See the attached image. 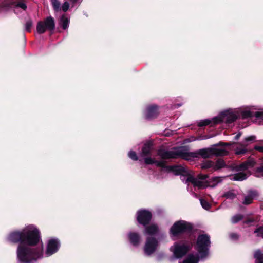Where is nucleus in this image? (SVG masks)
<instances>
[{
  "mask_svg": "<svg viewBox=\"0 0 263 263\" xmlns=\"http://www.w3.org/2000/svg\"><path fill=\"white\" fill-rule=\"evenodd\" d=\"M255 162L253 160H247L239 165H236L232 167V169L236 172L243 171L254 166Z\"/></svg>",
  "mask_w": 263,
  "mask_h": 263,
  "instance_id": "f8f14e48",
  "label": "nucleus"
},
{
  "mask_svg": "<svg viewBox=\"0 0 263 263\" xmlns=\"http://www.w3.org/2000/svg\"><path fill=\"white\" fill-rule=\"evenodd\" d=\"M247 152L246 147L243 146L242 148H237L236 149V154L237 155H245Z\"/></svg>",
  "mask_w": 263,
  "mask_h": 263,
  "instance_id": "79ce46f5",
  "label": "nucleus"
},
{
  "mask_svg": "<svg viewBox=\"0 0 263 263\" xmlns=\"http://www.w3.org/2000/svg\"><path fill=\"white\" fill-rule=\"evenodd\" d=\"M69 7V4L68 2L66 1L63 4L62 6V9L64 12H65L68 10Z\"/></svg>",
  "mask_w": 263,
  "mask_h": 263,
  "instance_id": "49530a36",
  "label": "nucleus"
},
{
  "mask_svg": "<svg viewBox=\"0 0 263 263\" xmlns=\"http://www.w3.org/2000/svg\"><path fill=\"white\" fill-rule=\"evenodd\" d=\"M60 245V241L59 239L52 238L48 240L47 247H59Z\"/></svg>",
  "mask_w": 263,
  "mask_h": 263,
  "instance_id": "a878e982",
  "label": "nucleus"
},
{
  "mask_svg": "<svg viewBox=\"0 0 263 263\" xmlns=\"http://www.w3.org/2000/svg\"><path fill=\"white\" fill-rule=\"evenodd\" d=\"M145 233L149 235H154L158 233L159 228L157 224H152L145 228Z\"/></svg>",
  "mask_w": 263,
  "mask_h": 263,
  "instance_id": "dca6fc26",
  "label": "nucleus"
},
{
  "mask_svg": "<svg viewBox=\"0 0 263 263\" xmlns=\"http://www.w3.org/2000/svg\"><path fill=\"white\" fill-rule=\"evenodd\" d=\"M254 233L256 234V236L260 237L263 238V224L257 226L254 231Z\"/></svg>",
  "mask_w": 263,
  "mask_h": 263,
  "instance_id": "473e14b6",
  "label": "nucleus"
},
{
  "mask_svg": "<svg viewBox=\"0 0 263 263\" xmlns=\"http://www.w3.org/2000/svg\"><path fill=\"white\" fill-rule=\"evenodd\" d=\"M197 255H195L199 260L205 258L209 255L208 248H199Z\"/></svg>",
  "mask_w": 263,
  "mask_h": 263,
  "instance_id": "aec40b11",
  "label": "nucleus"
},
{
  "mask_svg": "<svg viewBox=\"0 0 263 263\" xmlns=\"http://www.w3.org/2000/svg\"><path fill=\"white\" fill-rule=\"evenodd\" d=\"M173 251L176 258H180L188 252V248H174Z\"/></svg>",
  "mask_w": 263,
  "mask_h": 263,
  "instance_id": "a211bd4d",
  "label": "nucleus"
},
{
  "mask_svg": "<svg viewBox=\"0 0 263 263\" xmlns=\"http://www.w3.org/2000/svg\"><path fill=\"white\" fill-rule=\"evenodd\" d=\"M196 242V247H210L211 246V240L210 236L208 234H200L197 237ZM190 247H193V245Z\"/></svg>",
  "mask_w": 263,
  "mask_h": 263,
  "instance_id": "1a4fd4ad",
  "label": "nucleus"
},
{
  "mask_svg": "<svg viewBox=\"0 0 263 263\" xmlns=\"http://www.w3.org/2000/svg\"><path fill=\"white\" fill-rule=\"evenodd\" d=\"M223 197L227 199H234L236 197V194L233 191H229L225 192L223 195Z\"/></svg>",
  "mask_w": 263,
  "mask_h": 263,
  "instance_id": "72a5a7b5",
  "label": "nucleus"
},
{
  "mask_svg": "<svg viewBox=\"0 0 263 263\" xmlns=\"http://www.w3.org/2000/svg\"><path fill=\"white\" fill-rule=\"evenodd\" d=\"M17 255L19 260L23 263H28L31 258L34 257L28 248H18Z\"/></svg>",
  "mask_w": 263,
  "mask_h": 263,
  "instance_id": "6e6552de",
  "label": "nucleus"
},
{
  "mask_svg": "<svg viewBox=\"0 0 263 263\" xmlns=\"http://www.w3.org/2000/svg\"><path fill=\"white\" fill-rule=\"evenodd\" d=\"M154 143L152 141H146L143 145L141 152L140 153V156L145 158L151 157L153 149Z\"/></svg>",
  "mask_w": 263,
  "mask_h": 263,
  "instance_id": "9d476101",
  "label": "nucleus"
},
{
  "mask_svg": "<svg viewBox=\"0 0 263 263\" xmlns=\"http://www.w3.org/2000/svg\"><path fill=\"white\" fill-rule=\"evenodd\" d=\"M256 172L259 174L261 176L263 177V164L259 167L256 168Z\"/></svg>",
  "mask_w": 263,
  "mask_h": 263,
  "instance_id": "8fccbe9b",
  "label": "nucleus"
},
{
  "mask_svg": "<svg viewBox=\"0 0 263 263\" xmlns=\"http://www.w3.org/2000/svg\"><path fill=\"white\" fill-rule=\"evenodd\" d=\"M227 167H228V166L226 164L225 161L223 159L219 158L215 161V162H214L213 171L214 172L223 168Z\"/></svg>",
  "mask_w": 263,
  "mask_h": 263,
  "instance_id": "f3484780",
  "label": "nucleus"
},
{
  "mask_svg": "<svg viewBox=\"0 0 263 263\" xmlns=\"http://www.w3.org/2000/svg\"><path fill=\"white\" fill-rule=\"evenodd\" d=\"M58 251V248H47L45 253L46 256H49L55 253Z\"/></svg>",
  "mask_w": 263,
  "mask_h": 263,
  "instance_id": "e433bc0d",
  "label": "nucleus"
},
{
  "mask_svg": "<svg viewBox=\"0 0 263 263\" xmlns=\"http://www.w3.org/2000/svg\"><path fill=\"white\" fill-rule=\"evenodd\" d=\"M254 117L258 119L263 120V112L262 111H256L254 112Z\"/></svg>",
  "mask_w": 263,
  "mask_h": 263,
  "instance_id": "de8ad7c7",
  "label": "nucleus"
},
{
  "mask_svg": "<svg viewBox=\"0 0 263 263\" xmlns=\"http://www.w3.org/2000/svg\"><path fill=\"white\" fill-rule=\"evenodd\" d=\"M195 153V152H194ZM196 156L197 157V155L201 156L203 158L206 159L208 158L211 156L212 155V147L207 148H203L199 150L197 153H196Z\"/></svg>",
  "mask_w": 263,
  "mask_h": 263,
  "instance_id": "2eb2a0df",
  "label": "nucleus"
},
{
  "mask_svg": "<svg viewBox=\"0 0 263 263\" xmlns=\"http://www.w3.org/2000/svg\"><path fill=\"white\" fill-rule=\"evenodd\" d=\"M238 116L236 114L226 110L219 114L218 116L214 117L213 121L214 124H218L221 123H225L229 124L235 122L238 119Z\"/></svg>",
  "mask_w": 263,
  "mask_h": 263,
  "instance_id": "39448f33",
  "label": "nucleus"
},
{
  "mask_svg": "<svg viewBox=\"0 0 263 263\" xmlns=\"http://www.w3.org/2000/svg\"><path fill=\"white\" fill-rule=\"evenodd\" d=\"M158 245V240L154 237H148L146 238L144 247H157Z\"/></svg>",
  "mask_w": 263,
  "mask_h": 263,
  "instance_id": "5701e85b",
  "label": "nucleus"
},
{
  "mask_svg": "<svg viewBox=\"0 0 263 263\" xmlns=\"http://www.w3.org/2000/svg\"><path fill=\"white\" fill-rule=\"evenodd\" d=\"M200 201L203 209L209 210L211 208V205L206 200L204 199H200Z\"/></svg>",
  "mask_w": 263,
  "mask_h": 263,
  "instance_id": "58836bf2",
  "label": "nucleus"
},
{
  "mask_svg": "<svg viewBox=\"0 0 263 263\" xmlns=\"http://www.w3.org/2000/svg\"><path fill=\"white\" fill-rule=\"evenodd\" d=\"M248 177L247 173L244 172H239L236 173L233 175V177L231 179L234 181H241L246 180Z\"/></svg>",
  "mask_w": 263,
  "mask_h": 263,
  "instance_id": "4be33fe9",
  "label": "nucleus"
},
{
  "mask_svg": "<svg viewBox=\"0 0 263 263\" xmlns=\"http://www.w3.org/2000/svg\"><path fill=\"white\" fill-rule=\"evenodd\" d=\"M32 21L31 19L29 18L26 21L25 23V30L28 32H31V29L32 26Z\"/></svg>",
  "mask_w": 263,
  "mask_h": 263,
  "instance_id": "4c0bfd02",
  "label": "nucleus"
},
{
  "mask_svg": "<svg viewBox=\"0 0 263 263\" xmlns=\"http://www.w3.org/2000/svg\"><path fill=\"white\" fill-rule=\"evenodd\" d=\"M258 195V193L256 191H249L248 195L245 196L243 204L248 205L252 202L253 199Z\"/></svg>",
  "mask_w": 263,
  "mask_h": 263,
  "instance_id": "4468645a",
  "label": "nucleus"
},
{
  "mask_svg": "<svg viewBox=\"0 0 263 263\" xmlns=\"http://www.w3.org/2000/svg\"><path fill=\"white\" fill-rule=\"evenodd\" d=\"M197 177L199 179L204 180L209 178V175L206 174H199Z\"/></svg>",
  "mask_w": 263,
  "mask_h": 263,
  "instance_id": "09e8293b",
  "label": "nucleus"
},
{
  "mask_svg": "<svg viewBox=\"0 0 263 263\" xmlns=\"http://www.w3.org/2000/svg\"><path fill=\"white\" fill-rule=\"evenodd\" d=\"M254 116V112L250 110H245L241 113V118L243 119L251 118Z\"/></svg>",
  "mask_w": 263,
  "mask_h": 263,
  "instance_id": "7c9ffc66",
  "label": "nucleus"
},
{
  "mask_svg": "<svg viewBox=\"0 0 263 263\" xmlns=\"http://www.w3.org/2000/svg\"><path fill=\"white\" fill-rule=\"evenodd\" d=\"M14 6L22 8L23 10H25L27 9L26 5L22 2H15Z\"/></svg>",
  "mask_w": 263,
  "mask_h": 263,
  "instance_id": "a18cd8bd",
  "label": "nucleus"
},
{
  "mask_svg": "<svg viewBox=\"0 0 263 263\" xmlns=\"http://www.w3.org/2000/svg\"><path fill=\"white\" fill-rule=\"evenodd\" d=\"M175 151L166 150L165 148H159L158 149L157 154L161 158V161L170 159H176L181 158L184 160H190L191 158H196V154L195 153H189L185 149L174 147L173 148Z\"/></svg>",
  "mask_w": 263,
  "mask_h": 263,
  "instance_id": "7ed1b4c3",
  "label": "nucleus"
},
{
  "mask_svg": "<svg viewBox=\"0 0 263 263\" xmlns=\"http://www.w3.org/2000/svg\"><path fill=\"white\" fill-rule=\"evenodd\" d=\"M128 239L133 246H137L139 245L141 237L138 233L130 232L128 234Z\"/></svg>",
  "mask_w": 263,
  "mask_h": 263,
  "instance_id": "ddd939ff",
  "label": "nucleus"
},
{
  "mask_svg": "<svg viewBox=\"0 0 263 263\" xmlns=\"http://www.w3.org/2000/svg\"><path fill=\"white\" fill-rule=\"evenodd\" d=\"M231 145V144L229 143H224L222 142H220L219 143L215 144V146H229Z\"/></svg>",
  "mask_w": 263,
  "mask_h": 263,
  "instance_id": "864d4df0",
  "label": "nucleus"
},
{
  "mask_svg": "<svg viewBox=\"0 0 263 263\" xmlns=\"http://www.w3.org/2000/svg\"><path fill=\"white\" fill-rule=\"evenodd\" d=\"M186 176H187L186 182H191L194 185V184L195 183V182L196 180V178H195L194 176L191 175L189 173V175H186Z\"/></svg>",
  "mask_w": 263,
  "mask_h": 263,
  "instance_id": "c03bdc74",
  "label": "nucleus"
},
{
  "mask_svg": "<svg viewBox=\"0 0 263 263\" xmlns=\"http://www.w3.org/2000/svg\"><path fill=\"white\" fill-rule=\"evenodd\" d=\"M212 123L213 124V125H214L213 123V119L212 120H211L210 119H205V120H203L200 121L199 122L198 125V126L201 127L207 126Z\"/></svg>",
  "mask_w": 263,
  "mask_h": 263,
  "instance_id": "f704fd0d",
  "label": "nucleus"
},
{
  "mask_svg": "<svg viewBox=\"0 0 263 263\" xmlns=\"http://www.w3.org/2000/svg\"><path fill=\"white\" fill-rule=\"evenodd\" d=\"M156 251V248H144V252L146 255H151Z\"/></svg>",
  "mask_w": 263,
  "mask_h": 263,
  "instance_id": "ea45409f",
  "label": "nucleus"
},
{
  "mask_svg": "<svg viewBox=\"0 0 263 263\" xmlns=\"http://www.w3.org/2000/svg\"><path fill=\"white\" fill-rule=\"evenodd\" d=\"M73 4H76L78 0H69Z\"/></svg>",
  "mask_w": 263,
  "mask_h": 263,
  "instance_id": "4d7b16f0",
  "label": "nucleus"
},
{
  "mask_svg": "<svg viewBox=\"0 0 263 263\" xmlns=\"http://www.w3.org/2000/svg\"><path fill=\"white\" fill-rule=\"evenodd\" d=\"M229 154L228 151L224 149H219L215 147H212V155L215 156H224Z\"/></svg>",
  "mask_w": 263,
  "mask_h": 263,
  "instance_id": "6ab92c4d",
  "label": "nucleus"
},
{
  "mask_svg": "<svg viewBox=\"0 0 263 263\" xmlns=\"http://www.w3.org/2000/svg\"><path fill=\"white\" fill-rule=\"evenodd\" d=\"M15 2L11 1L10 0H6L4 1L2 4V7L4 8H10L14 6Z\"/></svg>",
  "mask_w": 263,
  "mask_h": 263,
  "instance_id": "c756f323",
  "label": "nucleus"
},
{
  "mask_svg": "<svg viewBox=\"0 0 263 263\" xmlns=\"http://www.w3.org/2000/svg\"><path fill=\"white\" fill-rule=\"evenodd\" d=\"M129 157L132 159L133 160L137 161L138 160V157L137 155V154L135 152L130 151L128 153Z\"/></svg>",
  "mask_w": 263,
  "mask_h": 263,
  "instance_id": "37998d69",
  "label": "nucleus"
},
{
  "mask_svg": "<svg viewBox=\"0 0 263 263\" xmlns=\"http://www.w3.org/2000/svg\"><path fill=\"white\" fill-rule=\"evenodd\" d=\"M144 163L146 165L155 164L157 167L165 169L168 172H173L175 175L186 176L189 175V171L181 165H167L165 161L157 160L152 157L144 159Z\"/></svg>",
  "mask_w": 263,
  "mask_h": 263,
  "instance_id": "20e7f679",
  "label": "nucleus"
},
{
  "mask_svg": "<svg viewBox=\"0 0 263 263\" xmlns=\"http://www.w3.org/2000/svg\"><path fill=\"white\" fill-rule=\"evenodd\" d=\"M136 215L137 222L143 226H146L149 224L153 216L152 213L145 209L138 211Z\"/></svg>",
  "mask_w": 263,
  "mask_h": 263,
  "instance_id": "0eeeda50",
  "label": "nucleus"
},
{
  "mask_svg": "<svg viewBox=\"0 0 263 263\" xmlns=\"http://www.w3.org/2000/svg\"><path fill=\"white\" fill-rule=\"evenodd\" d=\"M254 149L256 151H257L260 153H263V146H259V145H255L254 147Z\"/></svg>",
  "mask_w": 263,
  "mask_h": 263,
  "instance_id": "603ef678",
  "label": "nucleus"
},
{
  "mask_svg": "<svg viewBox=\"0 0 263 263\" xmlns=\"http://www.w3.org/2000/svg\"><path fill=\"white\" fill-rule=\"evenodd\" d=\"M54 19L51 16L47 17L44 21H39L36 25V31L39 34L44 33L47 30L52 31L55 29Z\"/></svg>",
  "mask_w": 263,
  "mask_h": 263,
  "instance_id": "423d86ee",
  "label": "nucleus"
},
{
  "mask_svg": "<svg viewBox=\"0 0 263 263\" xmlns=\"http://www.w3.org/2000/svg\"><path fill=\"white\" fill-rule=\"evenodd\" d=\"M194 226L185 220L175 222L169 230V234L173 240L180 239V244L175 243L173 247H190L195 241V236L192 233Z\"/></svg>",
  "mask_w": 263,
  "mask_h": 263,
  "instance_id": "f257e3e1",
  "label": "nucleus"
},
{
  "mask_svg": "<svg viewBox=\"0 0 263 263\" xmlns=\"http://www.w3.org/2000/svg\"><path fill=\"white\" fill-rule=\"evenodd\" d=\"M51 3L55 11L58 12L61 10V4L58 0H51Z\"/></svg>",
  "mask_w": 263,
  "mask_h": 263,
  "instance_id": "2f4dec72",
  "label": "nucleus"
},
{
  "mask_svg": "<svg viewBox=\"0 0 263 263\" xmlns=\"http://www.w3.org/2000/svg\"><path fill=\"white\" fill-rule=\"evenodd\" d=\"M214 167V162L212 160H204L201 164V168L203 170L211 168V172L213 171Z\"/></svg>",
  "mask_w": 263,
  "mask_h": 263,
  "instance_id": "b1692460",
  "label": "nucleus"
},
{
  "mask_svg": "<svg viewBox=\"0 0 263 263\" xmlns=\"http://www.w3.org/2000/svg\"><path fill=\"white\" fill-rule=\"evenodd\" d=\"M194 186H197L200 189L206 187L210 185L208 184V182H203L202 181L198 180L196 179L195 183L193 185Z\"/></svg>",
  "mask_w": 263,
  "mask_h": 263,
  "instance_id": "cd10ccee",
  "label": "nucleus"
},
{
  "mask_svg": "<svg viewBox=\"0 0 263 263\" xmlns=\"http://www.w3.org/2000/svg\"><path fill=\"white\" fill-rule=\"evenodd\" d=\"M253 222H254V219H247V220L245 221V223H249Z\"/></svg>",
  "mask_w": 263,
  "mask_h": 263,
  "instance_id": "6e6d98bb",
  "label": "nucleus"
},
{
  "mask_svg": "<svg viewBox=\"0 0 263 263\" xmlns=\"http://www.w3.org/2000/svg\"><path fill=\"white\" fill-rule=\"evenodd\" d=\"M211 180H212V181L213 182H214L213 184L212 185L213 186H215L218 183V182L219 181V180H220L219 178L218 177H213L211 179Z\"/></svg>",
  "mask_w": 263,
  "mask_h": 263,
  "instance_id": "3c124183",
  "label": "nucleus"
},
{
  "mask_svg": "<svg viewBox=\"0 0 263 263\" xmlns=\"http://www.w3.org/2000/svg\"><path fill=\"white\" fill-rule=\"evenodd\" d=\"M228 235L229 238L233 241H237L239 238V235L236 233H229Z\"/></svg>",
  "mask_w": 263,
  "mask_h": 263,
  "instance_id": "a19ab883",
  "label": "nucleus"
},
{
  "mask_svg": "<svg viewBox=\"0 0 263 263\" xmlns=\"http://www.w3.org/2000/svg\"><path fill=\"white\" fill-rule=\"evenodd\" d=\"M8 240L18 247H35L42 241L41 234L37 228H26L10 233Z\"/></svg>",
  "mask_w": 263,
  "mask_h": 263,
  "instance_id": "f03ea898",
  "label": "nucleus"
},
{
  "mask_svg": "<svg viewBox=\"0 0 263 263\" xmlns=\"http://www.w3.org/2000/svg\"><path fill=\"white\" fill-rule=\"evenodd\" d=\"M159 114L158 107L157 105H152L147 108L145 118L147 120H152L156 118Z\"/></svg>",
  "mask_w": 263,
  "mask_h": 263,
  "instance_id": "9b49d317",
  "label": "nucleus"
},
{
  "mask_svg": "<svg viewBox=\"0 0 263 263\" xmlns=\"http://www.w3.org/2000/svg\"><path fill=\"white\" fill-rule=\"evenodd\" d=\"M255 263H263V254L259 251H256L254 254Z\"/></svg>",
  "mask_w": 263,
  "mask_h": 263,
  "instance_id": "393cba45",
  "label": "nucleus"
},
{
  "mask_svg": "<svg viewBox=\"0 0 263 263\" xmlns=\"http://www.w3.org/2000/svg\"><path fill=\"white\" fill-rule=\"evenodd\" d=\"M243 218V216L241 214H237L232 217L231 221L233 223H236L241 220Z\"/></svg>",
  "mask_w": 263,
  "mask_h": 263,
  "instance_id": "c9c22d12",
  "label": "nucleus"
},
{
  "mask_svg": "<svg viewBox=\"0 0 263 263\" xmlns=\"http://www.w3.org/2000/svg\"><path fill=\"white\" fill-rule=\"evenodd\" d=\"M255 139H256L255 136H250L249 137H246L245 138L244 143H243V144L240 143L239 144H240L241 145H242L243 146L247 147L249 143H251L253 142L254 141H255Z\"/></svg>",
  "mask_w": 263,
  "mask_h": 263,
  "instance_id": "bb28decb",
  "label": "nucleus"
},
{
  "mask_svg": "<svg viewBox=\"0 0 263 263\" xmlns=\"http://www.w3.org/2000/svg\"><path fill=\"white\" fill-rule=\"evenodd\" d=\"M59 25L63 30H66L69 27V20L65 15H62L60 18Z\"/></svg>",
  "mask_w": 263,
  "mask_h": 263,
  "instance_id": "412c9836",
  "label": "nucleus"
},
{
  "mask_svg": "<svg viewBox=\"0 0 263 263\" xmlns=\"http://www.w3.org/2000/svg\"><path fill=\"white\" fill-rule=\"evenodd\" d=\"M198 258L194 255H190L184 260L183 263H198Z\"/></svg>",
  "mask_w": 263,
  "mask_h": 263,
  "instance_id": "c85d7f7f",
  "label": "nucleus"
},
{
  "mask_svg": "<svg viewBox=\"0 0 263 263\" xmlns=\"http://www.w3.org/2000/svg\"><path fill=\"white\" fill-rule=\"evenodd\" d=\"M242 135L241 132H239L235 137H234V140H238L239 138L241 137Z\"/></svg>",
  "mask_w": 263,
  "mask_h": 263,
  "instance_id": "5fc2aeb1",
  "label": "nucleus"
}]
</instances>
